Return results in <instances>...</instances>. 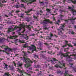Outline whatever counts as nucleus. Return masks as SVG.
<instances>
[{"mask_svg": "<svg viewBox=\"0 0 76 76\" xmlns=\"http://www.w3.org/2000/svg\"><path fill=\"white\" fill-rule=\"evenodd\" d=\"M69 54H70V53L69 52H67L65 54H63L61 53L60 52L59 54H57V56L61 55V58H63L62 56L63 57H67V58L69 59L68 61L69 62H70V61H72V58L73 57H74V59H75V60L76 59V54L75 56H73L72 55H70L69 56Z\"/></svg>", "mask_w": 76, "mask_h": 76, "instance_id": "nucleus-1", "label": "nucleus"}, {"mask_svg": "<svg viewBox=\"0 0 76 76\" xmlns=\"http://www.w3.org/2000/svg\"><path fill=\"white\" fill-rule=\"evenodd\" d=\"M23 61L26 63V64H25V67H26V66H27V67L31 66V63H32V61H31L30 59L24 58Z\"/></svg>", "mask_w": 76, "mask_h": 76, "instance_id": "nucleus-2", "label": "nucleus"}, {"mask_svg": "<svg viewBox=\"0 0 76 76\" xmlns=\"http://www.w3.org/2000/svg\"><path fill=\"white\" fill-rule=\"evenodd\" d=\"M49 23L50 24H53L52 22L51 21L49 20H44L42 22H41L42 24L43 25H47Z\"/></svg>", "mask_w": 76, "mask_h": 76, "instance_id": "nucleus-3", "label": "nucleus"}, {"mask_svg": "<svg viewBox=\"0 0 76 76\" xmlns=\"http://www.w3.org/2000/svg\"><path fill=\"white\" fill-rule=\"evenodd\" d=\"M64 25L61 24L60 27V29H61L62 31H60V32H58V35H61L62 36L63 34V31L64 32V29H63V28L64 27Z\"/></svg>", "mask_w": 76, "mask_h": 76, "instance_id": "nucleus-4", "label": "nucleus"}, {"mask_svg": "<svg viewBox=\"0 0 76 76\" xmlns=\"http://www.w3.org/2000/svg\"><path fill=\"white\" fill-rule=\"evenodd\" d=\"M36 0H25V1L23 0V2H24V3H26L28 2L27 4V5L29 4V3H30L31 4L33 2H35L36 1Z\"/></svg>", "mask_w": 76, "mask_h": 76, "instance_id": "nucleus-5", "label": "nucleus"}, {"mask_svg": "<svg viewBox=\"0 0 76 76\" xmlns=\"http://www.w3.org/2000/svg\"><path fill=\"white\" fill-rule=\"evenodd\" d=\"M17 28H18V31H20V30H21V29H22V28H23L24 29L23 32L25 31V29L24 27V26L22 24L20 25V26L19 27H17Z\"/></svg>", "mask_w": 76, "mask_h": 76, "instance_id": "nucleus-6", "label": "nucleus"}, {"mask_svg": "<svg viewBox=\"0 0 76 76\" xmlns=\"http://www.w3.org/2000/svg\"><path fill=\"white\" fill-rule=\"evenodd\" d=\"M29 48L31 50H32V53L34 51L36 50V47L34 45H31V46L29 47Z\"/></svg>", "mask_w": 76, "mask_h": 76, "instance_id": "nucleus-7", "label": "nucleus"}, {"mask_svg": "<svg viewBox=\"0 0 76 76\" xmlns=\"http://www.w3.org/2000/svg\"><path fill=\"white\" fill-rule=\"evenodd\" d=\"M13 26H11L9 27L8 29V31H7V32H12L14 30V28L13 27Z\"/></svg>", "mask_w": 76, "mask_h": 76, "instance_id": "nucleus-8", "label": "nucleus"}, {"mask_svg": "<svg viewBox=\"0 0 76 76\" xmlns=\"http://www.w3.org/2000/svg\"><path fill=\"white\" fill-rule=\"evenodd\" d=\"M5 40L6 39L4 38H0V43H3Z\"/></svg>", "mask_w": 76, "mask_h": 76, "instance_id": "nucleus-9", "label": "nucleus"}, {"mask_svg": "<svg viewBox=\"0 0 76 76\" xmlns=\"http://www.w3.org/2000/svg\"><path fill=\"white\" fill-rule=\"evenodd\" d=\"M43 26L44 29H45V30H48L50 28V26Z\"/></svg>", "mask_w": 76, "mask_h": 76, "instance_id": "nucleus-10", "label": "nucleus"}, {"mask_svg": "<svg viewBox=\"0 0 76 76\" xmlns=\"http://www.w3.org/2000/svg\"><path fill=\"white\" fill-rule=\"evenodd\" d=\"M67 45L69 46V47H73V46L71 45V44H66L65 45H64L62 46V47H66L67 46Z\"/></svg>", "mask_w": 76, "mask_h": 76, "instance_id": "nucleus-11", "label": "nucleus"}, {"mask_svg": "<svg viewBox=\"0 0 76 76\" xmlns=\"http://www.w3.org/2000/svg\"><path fill=\"white\" fill-rule=\"evenodd\" d=\"M53 60H50V61L51 62V63H52V64H55V63H56V62H55V61H56V58H54L53 59Z\"/></svg>", "mask_w": 76, "mask_h": 76, "instance_id": "nucleus-12", "label": "nucleus"}, {"mask_svg": "<svg viewBox=\"0 0 76 76\" xmlns=\"http://www.w3.org/2000/svg\"><path fill=\"white\" fill-rule=\"evenodd\" d=\"M18 36H12L10 37H9L10 39H15L16 38H17Z\"/></svg>", "mask_w": 76, "mask_h": 76, "instance_id": "nucleus-13", "label": "nucleus"}, {"mask_svg": "<svg viewBox=\"0 0 76 76\" xmlns=\"http://www.w3.org/2000/svg\"><path fill=\"white\" fill-rule=\"evenodd\" d=\"M46 10L48 12H47V13L46 14V15L47 16L48 15V12H50V11H51V9H47Z\"/></svg>", "mask_w": 76, "mask_h": 76, "instance_id": "nucleus-14", "label": "nucleus"}, {"mask_svg": "<svg viewBox=\"0 0 76 76\" xmlns=\"http://www.w3.org/2000/svg\"><path fill=\"white\" fill-rule=\"evenodd\" d=\"M64 17V15H60L59 19L60 20H63V18Z\"/></svg>", "mask_w": 76, "mask_h": 76, "instance_id": "nucleus-15", "label": "nucleus"}, {"mask_svg": "<svg viewBox=\"0 0 76 76\" xmlns=\"http://www.w3.org/2000/svg\"><path fill=\"white\" fill-rule=\"evenodd\" d=\"M32 10V9H31L30 10H28V11H26L25 12L26 13H29L30 12H31Z\"/></svg>", "mask_w": 76, "mask_h": 76, "instance_id": "nucleus-16", "label": "nucleus"}, {"mask_svg": "<svg viewBox=\"0 0 76 76\" xmlns=\"http://www.w3.org/2000/svg\"><path fill=\"white\" fill-rule=\"evenodd\" d=\"M9 72L5 73V74L4 75V76H9Z\"/></svg>", "mask_w": 76, "mask_h": 76, "instance_id": "nucleus-17", "label": "nucleus"}, {"mask_svg": "<svg viewBox=\"0 0 76 76\" xmlns=\"http://www.w3.org/2000/svg\"><path fill=\"white\" fill-rule=\"evenodd\" d=\"M75 19H76L75 18L74 19L73 18H72L71 20L69 19V20H65V22H69V20H75Z\"/></svg>", "mask_w": 76, "mask_h": 76, "instance_id": "nucleus-18", "label": "nucleus"}, {"mask_svg": "<svg viewBox=\"0 0 76 76\" xmlns=\"http://www.w3.org/2000/svg\"><path fill=\"white\" fill-rule=\"evenodd\" d=\"M24 48H26V47H28V44L27 43H26V44L23 45V46Z\"/></svg>", "mask_w": 76, "mask_h": 76, "instance_id": "nucleus-19", "label": "nucleus"}, {"mask_svg": "<svg viewBox=\"0 0 76 76\" xmlns=\"http://www.w3.org/2000/svg\"><path fill=\"white\" fill-rule=\"evenodd\" d=\"M19 42H20V43H24L25 42V40H19Z\"/></svg>", "mask_w": 76, "mask_h": 76, "instance_id": "nucleus-20", "label": "nucleus"}, {"mask_svg": "<svg viewBox=\"0 0 76 76\" xmlns=\"http://www.w3.org/2000/svg\"><path fill=\"white\" fill-rule=\"evenodd\" d=\"M20 7H24V5L23 4H21L20 5Z\"/></svg>", "mask_w": 76, "mask_h": 76, "instance_id": "nucleus-21", "label": "nucleus"}, {"mask_svg": "<svg viewBox=\"0 0 76 76\" xmlns=\"http://www.w3.org/2000/svg\"><path fill=\"white\" fill-rule=\"evenodd\" d=\"M1 48H6V47H7V46H4V45H3L1 46Z\"/></svg>", "mask_w": 76, "mask_h": 76, "instance_id": "nucleus-22", "label": "nucleus"}, {"mask_svg": "<svg viewBox=\"0 0 76 76\" xmlns=\"http://www.w3.org/2000/svg\"><path fill=\"white\" fill-rule=\"evenodd\" d=\"M23 53H24V56H27V53H26V52H23Z\"/></svg>", "mask_w": 76, "mask_h": 76, "instance_id": "nucleus-23", "label": "nucleus"}, {"mask_svg": "<svg viewBox=\"0 0 76 76\" xmlns=\"http://www.w3.org/2000/svg\"><path fill=\"white\" fill-rule=\"evenodd\" d=\"M3 65L4 66H5V67H7L8 66V65L5 64V63H4L3 64Z\"/></svg>", "mask_w": 76, "mask_h": 76, "instance_id": "nucleus-24", "label": "nucleus"}, {"mask_svg": "<svg viewBox=\"0 0 76 76\" xmlns=\"http://www.w3.org/2000/svg\"><path fill=\"white\" fill-rule=\"evenodd\" d=\"M59 12H60V13H62V12H64V10H61V9H60L59 10Z\"/></svg>", "mask_w": 76, "mask_h": 76, "instance_id": "nucleus-25", "label": "nucleus"}, {"mask_svg": "<svg viewBox=\"0 0 76 76\" xmlns=\"http://www.w3.org/2000/svg\"><path fill=\"white\" fill-rule=\"evenodd\" d=\"M53 35H54L53 34V33H51L50 34V38H51V37H53Z\"/></svg>", "mask_w": 76, "mask_h": 76, "instance_id": "nucleus-26", "label": "nucleus"}, {"mask_svg": "<svg viewBox=\"0 0 76 76\" xmlns=\"http://www.w3.org/2000/svg\"><path fill=\"white\" fill-rule=\"evenodd\" d=\"M26 21H27V22H29V19L28 18H26Z\"/></svg>", "mask_w": 76, "mask_h": 76, "instance_id": "nucleus-27", "label": "nucleus"}, {"mask_svg": "<svg viewBox=\"0 0 76 76\" xmlns=\"http://www.w3.org/2000/svg\"><path fill=\"white\" fill-rule=\"evenodd\" d=\"M52 53H53V52L52 51H51V52L48 51V54H50L51 55H53V54H52Z\"/></svg>", "mask_w": 76, "mask_h": 76, "instance_id": "nucleus-28", "label": "nucleus"}, {"mask_svg": "<svg viewBox=\"0 0 76 76\" xmlns=\"http://www.w3.org/2000/svg\"><path fill=\"white\" fill-rule=\"evenodd\" d=\"M41 57H42L43 58H45V56H44V55L43 54H42L41 56Z\"/></svg>", "mask_w": 76, "mask_h": 76, "instance_id": "nucleus-29", "label": "nucleus"}, {"mask_svg": "<svg viewBox=\"0 0 76 76\" xmlns=\"http://www.w3.org/2000/svg\"><path fill=\"white\" fill-rule=\"evenodd\" d=\"M4 49L6 51H7V50L9 49V48L7 46V47L5 48Z\"/></svg>", "mask_w": 76, "mask_h": 76, "instance_id": "nucleus-30", "label": "nucleus"}, {"mask_svg": "<svg viewBox=\"0 0 76 76\" xmlns=\"http://www.w3.org/2000/svg\"><path fill=\"white\" fill-rule=\"evenodd\" d=\"M18 66H22V63L20 64H18Z\"/></svg>", "mask_w": 76, "mask_h": 76, "instance_id": "nucleus-31", "label": "nucleus"}, {"mask_svg": "<svg viewBox=\"0 0 76 76\" xmlns=\"http://www.w3.org/2000/svg\"><path fill=\"white\" fill-rule=\"evenodd\" d=\"M10 70H13V67H10Z\"/></svg>", "mask_w": 76, "mask_h": 76, "instance_id": "nucleus-32", "label": "nucleus"}, {"mask_svg": "<svg viewBox=\"0 0 76 76\" xmlns=\"http://www.w3.org/2000/svg\"><path fill=\"white\" fill-rule=\"evenodd\" d=\"M27 28H28L29 30L31 29V28L29 27V26H28L27 27Z\"/></svg>", "mask_w": 76, "mask_h": 76, "instance_id": "nucleus-33", "label": "nucleus"}, {"mask_svg": "<svg viewBox=\"0 0 76 76\" xmlns=\"http://www.w3.org/2000/svg\"><path fill=\"white\" fill-rule=\"evenodd\" d=\"M15 7H16V8H19V6L18 5H16L15 6Z\"/></svg>", "mask_w": 76, "mask_h": 76, "instance_id": "nucleus-34", "label": "nucleus"}, {"mask_svg": "<svg viewBox=\"0 0 76 76\" xmlns=\"http://www.w3.org/2000/svg\"><path fill=\"white\" fill-rule=\"evenodd\" d=\"M55 67H60L59 65H58V64H56V65L55 66Z\"/></svg>", "mask_w": 76, "mask_h": 76, "instance_id": "nucleus-35", "label": "nucleus"}, {"mask_svg": "<svg viewBox=\"0 0 76 76\" xmlns=\"http://www.w3.org/2000/svg\"><path fill=\"white\" fill-rule=\"evenodd\" d=\"M20 11H19V10H17L16 11V13H19V12H20Z\"/></svg>", "mask_w": 76, "mask_h": 76, "instance_id": "nucleus-36", "label": "nucleus"}, {"mask_svg": "<svg viewBox=\"0 0 76 76\" xmlns=\"http://www.w3.org/2000/svg\"><path fill=\"white\" fill-rule=\"evenodd\" d=\"M13 66H16V64L15 62H13Z\"/></svg>", "mask_w": 76, "mask_h": 76, "instance_id": "nucleus-37", "label": "nucleus"}, {"mask_svg": "<svg viewBox=\"0 0 76 76\" xmlns=\"http://www.w3.org/2000/svg\"><path fill=\"white\" fill-rule=\"evenodd\" d=\"M39 3H42V4H44V2H43L40 1Z\"/></svg>", "mask_w": 76, "mask_h": 76, "instance_id": "nucleus-38", "label": "nucleus"}, {"mask_svg": "<svg viewBox=\"0 0 76 76\" xmlns=\"http://www.w3.org/2000/svg\"><path fill=\"white\" fill-rule=\"evenodd\" d=\"M33 17L34 18V19H37V17L35 16H34Z\"/></svg>", "mask_w": 76, "mask_h": 76, "instance_id": "nucleus-39", "label": "nucleus"}, {"mask_svg": "<svg viewBox=\"0 0 76 76\" xmlns=\"http://www.w3.org/2000/svg\"><path fill=\"white\" fill-rule=\"evenodd\" d=\"M58 7L59 9H61V8H62V7H60V6H58Z\"/></svg>", "mask_w": 76, "mask_h": 76, "instance_id": "nucleus-40", "label": "nucleus"}, {"mask_svg": "<svg viewBox=\"0 0 76 76\" xmlns=\"http://www.w3.org/2000/svg\"><path fill=\"white\" fill-rule=\"evenodd\" d=\"M8 51H11V49L9 48H8Z\"/></svg>", "mask_w": 76, "mask_h": 76, "instance_id": "nucleus-41", "label": "nucleus"}, {"mask_svg": "<svg viewBox=\"0 0 76 76\" xmlns=\"http://www.w3.org/2000/svg\"><path fill=\"white\" fill-rule=\"evenodd\" d=\"M66 74H67V72H68V71H65Z\"/></svg>", "mask_w": 76, "mask_h": 76, "instance_id": "nucleus-42", "label": "nucleus"}, {"mask_svg": "<svg viewBox=\"0 0 76 76\" xmlns=\"http://www.w3.org/2000/svg\"><path fill=\"white\" fill-rule=\"evenodd\" d=\"M72 34H75V32H73V31H72L71 32Z\"/></svg>", "mask_w": 76, "mask_h": 76, "instance_id": "nucleus-43", "label": "nucleus"}, {"mask_svg": "<svg viewBox=\"0 0 76 76\" xmlns=\"http://www.w3.org/2000/svg\"><path fill=\"white\" fill-rule=\"evenodd\" d=\"M65 42L66 44H67V42H68V41H67V40H65Z\"/></svg>", "mask_w": 76, "mask_h": 76, "instance_id": "nucleus-44", "label": "nucleus"}, {"mask_svg": "<svg viewBox=\"0 0 76 76\" xmlns=\"http://www.w3.org/2000/svg\"><path fill=\"white\" fill-rule=\"evenodd\" d=\"M74 46H76V43H74Z\"/></svg>", "mask_w": 76, "mask_h": 76, "instance_id": "nucleus-45", "label": "nucleus"}, {"mask_svg": "<svg viewBox=\"0 0 76 76\" xmlns=\"http://www.w3.org/2000/svg\"><path fill=\"white\" fill-rule=\"evenodd\" d=\"M17 40H15L14 41V43H16V42H17Z\"/></svg>", "mask_w": 76, "mask_h": 76, "instance_id": "nucleus-46", "label": "nucleus"}, {"mask_svg": "<svg viewBox=\"0 0 76 76\" xmlns=\"http://www.w3.org/2000/svg\"><path fill=\"white\" fill-rule=\"evenodd\" d=\"M44 44L45 45H48V44L47 43H44Z\"/></svg>", "mask_w": 76, "mask_h": 76, "instance_id": "nucleus-47", "label": "nucleus"}, {"mask_svg": "<svg viewBox=\"0 0 76 76\" xmlns=\"http://www.w3.org/2000/svg\"><path fill=\"white\" fill-rule=\"evenodd\" d=\"M37 49H38V50H42V49H41V48H37Z\"/></svg>", "mask_w": 76, "mask_h": 76, "instance_id": "nucleus-48", "label": "nucleus"}, {"mask_svg": "<svg viewBox=\"0 0 76 76\" xmlns=\"http://www.w3.org/2000/svg\"><path fill=\"white\" fill-rule=\"evenodd\" d=\"M4 68L6 69H7V67H5Z\"/></svg>", "mask_w": 76, "mask_h": 76, "instance_id": "nucleus-49", "label": "nucleus"}, {"mask_svg": "<svg viewBox=\"0 0 76 76\" xmlns=\"http://www.w3.org/2000/svg\"><path fill=\"white\" fill-rule=\"evenodd\" d=\"M5 17H7V18H8V16L6 15H5Z\"/></svg>", "mask_w": 76, "mask_h": 76, "instance_id": "nucleus-50", "label": "nucleus"}, {"mask_svg": "<svg viewBox=\"0 0 76 76\" xmlns=\"http://www.w3.org/2000/svg\"><path fill=\"white\" fill-rule=\"evenodd\" d=\"M42 53H46V51H42Z\"/></svg>", "mask_w": 76, "mask_h": 76, "instance_id": "nucleus-51", "label": "nucleus"}, {"mask_svg": "<svg viewBox=\"0 0 76 76\" xmlns=\"http://www.w3.org/2000/svg\"><path fill=\"white\" fill-rule=\"evenodd\" d=\"M69 64L71 66V67H72V66L73 65V64Z\"/></svg>", "mask_w": 76, "mask_h": 76, "instance_id": "nucleus-52", "label": "nucleus"}, {"mask_svg": "<svg viewBox=\"0 0 76 76\" xmlns=\"http://www.w3.org/2000/svg\"><path fill=\"white\" fill-rule=\"evenodd\" d=\"M45 3L46 4H48V2H45Z\"/></svg>", "mask_w": 76, "mask_h": 76, "instance_id": "nucleus-53", "label": "nucleus"}, {"mask_svg": "<svg viewBox=\"0 0 76 76\" xmlns=\"http://www.w3.org/2000/svg\"><path fill=\"white\" fill-rule=\"evenodd\" d=\"M35 56H36V57H38V56L37 55L36 56V55H34V58H35Z\"/></svg>", "mask_w": 76, "mask_h": 76, "instance_id": "nucleus-54", "label": "nucleus"}, {"mask_svg": "<svg viewBox=\"0 0 76 76\" xmlns=\"http://www.w3.org/2000/svg\"><path fill=\"white\" fill-rule=\"evenodd\" d=\"M6 1H2V3H6Z\"/></svg>", "mask_w": 76, "mask_h": 76, "instance_id": "nucleus-55", "label": "nucleus"}, {"mask_svg": "<svg viewBox=\"0 0 76 76\" xmlns=\"http://www.w3.org/2000/svg\"><path fill=\"white\" fill-rule=\"evenodd\" d=\"M40 13H42V10H41L40 11Z\"/></svg>", "mask_w": 76, "mask_h": 76, "instance_id": "nucleus-56", "label": "nucleus"}, {"mask_svg": "<svg viewBox=\"0 0 76 76\" xmlns=\"http://www.w3.org/2000/svg\"><path fill=\"white\" fill-rule=\"evenodd\" d=\"M56 23V24H57L58 25H59V24L58 23V22Z\"/></svg>", "mask_w": 76, "mask_h": 76, "instance_id": "nucleus-57", "label": "nucleus"}, {"mask_svg": "<svg viewBox=\"0 0 76 76\" xmlns=\"http://www.w3.org/2000/svg\"><path fill=\"white\" fill-rule=\"evenodd\" d=\"M37 13L38 15H39V12H37Z\"/></svg>", "mask_w": 76, "mask_h": 76, "instance_id": "nucleus-58", "label": "nucleus"}, {"mask_svg": "<svg viewBox=\"0 0 76 76\" xmlns=\"http://www.w3.org/2000/svg\"><path fill=\"white\" fill-rule=\"evenodd\" d=\"M74 27H75V29H76V26H75Z\"/></svg>", "mask_w": 76, "mask_h": 76, "instance_id": "nucleus-59", "label": "nucleus"}, {"mask_svg": "<svg viewBox=\"0 0 76 76\" xmlns=\"http://www.w3.org/2000/svg\"><path fill=\"white\" fill-rule=\"evenodd\" d=\"M58 22H60V21L59 20H58Z\"/></svg>", "mask_w": 76, "mask_h": 76, "instance_id": "nucleus-60", "label": "nucleus"}, {"mask_svg": "<svg viewBox=\"0 0 76 76\" xmlns=\"http://www.w3.org/2000/svg\"><path fill=\"white\" fill-rule=\"evenodd\" d=\"M29 69L30 70H32V67H31L30 68H29Z\"/></svg>", "mask_w": 76, "mask_h": 76, "instance_id": "nucleus-61", "label": "nucleus"}, {"mask_svg": "<svg viewBox=\"0 0 76 76\" xmlns=\"http://www.w3.org/2000/svg\"><path fill=\"white\" fill-rule=\"evenodd\" d=\"M65 64H63V66H64Z\"/></svg>", "mask_w": 76, "mask_h": 76, "instance_id": "nucleus-62", "label": "nucleus"}, {"mask_svg": "<svg viewBox=\"0 0 76 76\" xmlns=\"http://www.w3.org/2000/svg\"><path fill=\"white\" fill-rule=\"evenodd\" d=\"M7 55H8V54H9V53H7Z\"/></svg>", "mask_w": 76, "mask_h": 76, "instance_id": "nucleus-63", "label": "nucleus"}, {"mask_svg": "<svg viewBox=\"0 0 76 76\" xmlns=\"http://www.w3.org/2000/svg\"><path fill=\"white\" fill-rule=\"evenodd\" d=\"M49 76H53V75H49Z\"/></svg>", "mask_w": 76, "mask_h": 76, "instance_id": "nucleus-64", "label": "nucleus"}]
</instances>
